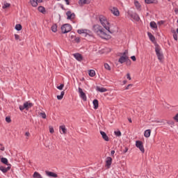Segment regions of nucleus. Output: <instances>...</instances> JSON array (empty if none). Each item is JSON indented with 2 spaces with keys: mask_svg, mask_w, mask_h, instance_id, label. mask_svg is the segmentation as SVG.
<instances>
[{
  "mask_svg": "<svg viewBox=\"0 0 178 178\" xmlns=\"http://www.w3.org/2000/svg\"><path fill=\"white\" fill-rule=\"evenodd\" d=\"M92 30L98 37H100V38H102L103 40H111V35L108 34V33H106V29L102 28V26L95 24L92 26Z\"/></svg>",
  "mask_w": 178,
  "mask_h": 178,
  "instance_id": "obj_1",
  "label": "nucleus"
},
{
  "mask_svg": "<svg viewBox=\"0 0 178 178\" xmlns=\"http://www.w3.org/2000/svg\"><path fill=\"white\" fill-rule=\"evenodd\" d=\"M99 20L102 26L110 34H113V31L111 30V22L108 20L106 17L104 15H100L99 17Z\"/></svg>",
  "mask_w": 178,
  "mask_h": 178,
  "instance_id": "obj_2",
  "label": "nucleus"
},
{
  "mask_svg": "<svg viewBox=\"0 0 178 178\" xmlns=\"http://www.w3.org/2000/svg\"><path fill=\"white\" fill-rule=\"evenodd\" d=\"M127 15L133 20H135L136 22H139L140 21V16H138V14H137V13H136V12H134L131 10H129L127 12Z\"/></svg>",
  "mask_w": 178,
  "mask_h": 178,
  "instance_id": "obj_3",
  "label": "nucleus"
},
{
  "mask_svg": "<svg viewBox=\"0 0 178 178\" xmlns=\"http://www.w3.org/2000/svg\"><path fill=\"white\" fill-rule=\"evenodd\" d=\"M155 52L159 60L162 62L163 60V54L161 51V47H159V45L158 44L155 46Z\"/></svg>",
  "mask_w": 178,
  "mask_h": 178,
  "instance_id": "obj_4",
  "label": "nucleus"
},
{
  "mask_svg": "<svg viewBox=\"0 0 178 178\" xmlns=\"http://www.w3.org/2000/svg\"><path fill=\"white\" fill-rule=\"evenodd\" d=\"M61 31L63 34H66L67 33H70L72 31V25L69 24H65L61 26Z\"/></svg>",
  "mask_w": 178,
  "mask_h": 178,
  "instance_id": "obj_5",
  "label": "nucleus"
},
{
  "mask_svg": "<svg viewBox=\"0 0 178 178\" xmlns=\"http://www.w3.org/2000/svg\"><path fill=\"white\" fill-rule=\"evenodd\" d=\"M77 33L78 34H82L83 37H87L88 35H89V37H91V31H90V30L78 29Z\"/></svg>",
  "mask_w": 178,
  "mask_h": 178,
  "instance_id": "obj_6",
  "label": "nucleus"
},
{
  "mask_svg": "<svg viewBox=\"0 0 178 178\" xmlns=\"http://www.w3.org/2000/svg\"><path fill=\"white\" fill-rule=\"evenodd\" d=\"M33 103H30L29 102H26L24 103V106H19V111H24V109H26V111H29L30 108H32Z\"/></svg>",
  "mask_w": 178,
  "mask_h": 178,
  "instance_id": "obj_7",
  "label": "nucleus"
},
{
  "mask_svg": "<svg viewBox=\"0 0 178 178\" xmlns=\"http://www.w3.org/2000/svg\"><path fill=\"white\" fill-rule=\"evenodd\" d=\"M136 147L138 148L142 152V154H144L145 152V149H144V145H143V142L140 140H136Z\"/></svg>",
  "mask_w": 178,
  "mask_h": 178,
  "instance_id": "obj_8",
  "label": "nucleus"
},
{
  "mask_svg": "<svg viewBox=\"0 0 178 178\" xmlns=\"http://www.w3.org/2000/svg\"><path fill=\"white\" fill-rule=\"evenodd\" d=\"M78 91L81 99H83V101H87V96L86 95V93L83 91V89L81 88H79Z\"/></svg>",
  "mask_w": 178,
  "mask_h": 178,
  "instance_id": "obj_9",
  "label": "nucleus"
},
{
  "mask_svg": "<svg viewBox=\"0 0 178 178\" xmlns=\"http://www.w3.org/2000/svg\"><path fill=\"white\" fill-rule=\"evenodd\" d=\"M110 11L111 12V13H113V15H114V16L118 17L119 16V15H120V12H119V10L116 7H111Z\"/></svg>",
  "mask_w": 178,
  "mask_h": 178,
  "instance_id": "obj_10",
  "label": "nucleus"
},
{
  "mask_svg": "<svg viewBox=\"0 0 178 178\" xmlns=\"http://www.w3.org/2000/svg\"><path fill=\"white\" fill-rule=\"evenodd\" d=\"M66 15L67 20H73V19L76 17V14H74V13H72V11H67L66 13Z\"/></svg>",
  "mask_w": 178,
  "mask_h": 178,
  "instance_id": "obj_11",
  "label": "nucleus"
},
{
  "mask_svg": "<svg viewBox=\"0 0 178 178\" xmlns=\"http://www.w3.org/2000/svg\"><path fill=\"white\" fill-rule=\"evenodd\" d=\"M12 167V165H8L7 168H5L2 165L0 166V170L3 173H7L8 170H10V168Z\"/></svg>",
  "mask_w": 178,
  "mask_h": 178,
  "instance_id": "obj_12",
  "label": "nucleus"
},
{
  "mask_svg": "<svg viewBox=\"0 0 178 178\" xmlns=\"http://www.w3.org/2000/svg\"><path fill=\"white\" fill-rule=\"evenodd\" d=\"M45 173H46L47 176H48L49 177H54V178L58 177V174H56L54 172H50V171L46 170Z\"/></svg>",
  "mask_w": 178,
  "mask_h": 178,
  "instance_id": "obj_13",
  "label": "nucleus"
},
{
  "mask_svg": "<svg viewBox=\"0 0 178 178\" xmlns=\"http://www.w3.org/2000/svg\"><path fill=\"white\" fill-rule=\"evenodd\" d=\"M31 5L33 6L34 8L38 6V2L41 3L42 2V0H29Z\"/></svg>",
  "mask_w": 178,
  "mask_h": 178,
  "instance_id": "obj_14",
  "label": "nucleus"
},
{
  "mask_svg": "<svg viewBox=\"0 0 178 178\" xmlns=\"http://www.w3.org/2000/svg\"><path fill=\"white\" fill-rule=\"evenodd\" d=\"M129 60V56H122L119 60L118 62L120 63H124V62H127Z\"/></svg>",
  "mask_w": 178,
  "mask_h": 178,
  "instance_id": "obj_15",
  "label": "nucleus"
},
{
  "mask_svg": "<svg viewBox=\"0 0 178 178\" xmlns=\"http://www.w3.org/2000/svg\"><path fill=\"white\" fill-rule=\"evenodd\" d=\"M100 134L103 140H104V141H109V137H108V135H106V133H105L103 131H100Z\"/></svg>",
  "mask_w": 178,
  "mask_h": 178,
  "instance_id": "obj_16",
  "label": "nucleus"
},
{
  "mask_svg": "<svg viewBox=\"0 0 178 178\" xmlns=\"http://www.w3.org/2000/svg\"><path fill=\"white\" fill-rule=\"evenodd\" d=\"M74 56L76 60H79V62H81V60H83V56L79 53L74 54Z\"/></svg>",
  "mask_w": 178,
  "mask_h": 178,
  "instance_id": "obj_17",
  "label": "nucleus"
},
{
  "mask_svg": "<svg viewBox=\"0 0 178 178\" xmlns=\"http://www.w3.org/2000/svg\"><path fill=\"white\" fill-rule=\"evenodd\" d=\"M112 165V158L111 157H107L106 161V166L108 168H111V165Z\"/></svg>",
  "mask_w": 178,
  "mask_h": 178,
  "instance_id": "obj_18",
  "label": "nucleus"
},
{
  "mask_svg": "<svg viewBox=\"0 0 178 178\" xmlns=\"http://www.w3.org/2000/svg\"><path fill=\"white\" fill-rule=\"evenodd\" d=\"M134 5L136 6V8L137 10H141V4H140V2L138 1H134Z\"/></svg>",
  "mask_w": 178,
  "mask_h": 178,
  "instance_id": "obj_19",
  "label": "nucleus"
},
{
  "mask_svg": "<svg viewBox=\"0 0 178 178\" xmlns=\"http://www.w3.org/2000/svg\"><path fill=\"white\" fill-rule=\"evenodd\" d=\"M97 91H99V92H106L108 90L105 88H100L99 86H97L96 88Z\"/></svg>",
  "mask_w": 178,
  "mask_h": 178,
  "instance_id": "obj_20",
  "label": "nucleus"
},
{
  "mask_svg": "<svg viewBox=\"0 0 178 178\" xmlns=\"http://www.w3.org/2000/svg\"><path fill=\"white\" fill-rule=\"evenodd\" d=\"M60 130H62L63 134H66L67 129L65 125H61L59 127Z\"/></svg>",
  "mask_w": 178,
  "mask_h": 178,
  "instance_id": "obj_21",
  "label": "nucleus"
},
{
  "mask_svg": "<svg viewBox=\"0 0 178 178\" xmlns=\"http://www.w3.org/2000/svg\"><path fill=\"white\" fill-rule=\"evenodd\" d=\"M51 29L53 33H56L58 31V25H56V24H54Z\"/></svg>",
  "mask_w": 178,
  "mask_h": 178,
  "instance_id": "obj_22",
  "label": "nucleus"
},
{
  "mask_svg": "<svg viewBox=\"0 0 178 178\" xmlns=\"http://www.w3.org/2000/svg\"><path fill=\"white\" fill-rule=\"evenodd\" d=\"M144 136L146 137V138H148V137L151 136V129H147L145 131Z\"/></svg>",
  "mask_w": 178,
  "mask_h": 178,
  "instance_id": "obj_23",
  "label": "nucleus"
},
{
  "mask_svg": "<svg viewBox=\"0 0 178 178\" xmlns=\"http://www.w3.org/2000/svg\"><path fill=\"white\" fill-rule=\"evenodd\" d=\"M1 162H2V163H4V165H7V166H9V165L8 163V159L5 158V157H2L1 159Z\"/></svg>",
  "mask_w": 178,
  "mask_h": 178,
  "instance_id": "obj_24",
  "label": "nucleus"
},
{
  "mask_svg": "<svg viewBox=\"0 0 178 178\" xmlns=\"http://www.w3.org/2000/svg\"><path fill=\"white\" fill-rule=\"evenodd\" d=\"M147 35H148L150 41H152V42H154V41H155V37L154 35H152V33L148 32Z\"/></svg>",
  "mask_w": 178,
  "mask_h": 178,
  "instance_id": "obj_25",
  "label": "nucleus"
},
{
  "mask_svg": "<svg viewBox=\"0 0 178 178\" xmlns=\"http://www.w3.org/2000/svg\"><path fill=\"white\" fill-rule=\"evenodd\" d=\"M93 106H94V109H98L99 103H98L97 99H94L93 100Z\"/></svg>",
  "mask_w": 178,
  "mask_h": 178,
  "instance_id": "obj_26",
  "label": "nucleus"
},
{
  "mask_svg": "<svg viewBox=\"0 0 178 178\" xmlns=\"http://www.w3.org/2000/svg\"><path fill=\"white\" fill-rule=\"evenodd\" d=\"M38 10L40 12V13H43V15L45 13V8L44 6H39L38 8Z\"/></svg>",
  "mask_w": 178,
  "mask_h": 178,
  "instance_id": "obj_27",
  "label": "nucleus"
},
{
  "mask_svg": "<svg viewBox=\"0 0 178 178\" xmlns=\"http://www.w3.org/2000/svg\"><path fill=\"white\" fill-rule=\"evenodd\" d=\"M145 3H158V1L156 0H145Z\"/></svg>",
  "mask_w": 178,
  "mask_h": 178,
  "instance_id": "obj_28",
  "label": "nucleus"
},
{
  "mask_svg": "<svg viewBox=\"0 0 178 178\" xmlns=\"http://www.w3.org/2000/svg\"><path fill=\"white\" fill-rule=\"evenodd\" d=\"M33 178H42V176H41V174H40V173H38L37 172H35L33 173Z\"/></svg>",
  "mask_w": 178,
  "mask_h": 178,
  "instance_id": "obj_29",
  "label": "nucleus"
},
{
  "mask_svg": "<svg viewBox=\"0 0 178 178\" xmlns=\"http://www.w3.org/2000/svg\"><path fill=\"white\" fill-rule=\"evenodd\" d=\"M64 95H65V91H62L60 92V95H57V99L58 100L63 99Z\"/></svg>",
  "mask_w": 178,
  "mask_h": 178,
  "instance_id": "obj_30",
  "label": "nucleus"
},
{
  "mask_svg": "<svg viewBox=\"0 0 178 178\" xmlns=\"http://www.w3.org/2000/svg\"><path fill=\"white\" fill-rule=\"evenodd\" d=\"M150 27H152V29H158V26H156V23H155V22H150Z\"/></svg>",
  "mask_w": 178,
  "mask_h": 178,
  "instance_id": "obj_31",
  "label": "nucleus"
},
{
  "mask_svg": "<svg viewBox=\"0 0 178 178\" xmlns=\"http://www.w3.org/2000/svg\"><path fill=\"white\" fill-rule=\"evenodd\" d=\"M22 29V24H18L15 25V30H17V31H20Z\"/></svg>",
  "mask_w": 178,
  "mask_h": 178,
  "instance_id": "obj_32",
  "label": "nucleus"
},
{
  "mask_svg": "<svg viewBox=\"0 0 178 178\" xmlns=\"http://www.w3.org/2000/svg\"><path fill=\"white\" fill-rule=\"evenodd\" d=\"M89 76H90V77H94V76H95V71L94 70H90L89 71Z\"/></svg>",
  "mask_w": 178,
  "mask_h": 178,
  "instance_id": "obj_33",
  "label": "nucleus"
},
{
  "mask_svg": "<svg viewBox=\"0 0 178 178\" xmlns=\"http://www.w3.org/2000/svg\"><path fill=\"white\" fill-rule=\"evenodd\" d=\"M10 3H4V4L2 6L3 9H6V8H10Z\"/></svg>",
  "mask_w": 178,
  "mask_h": 178,
  "instance_id": "obj_34",
  "label": "nucleus"
},
{
  "mask_svg": "<svg viewBox=\"0 0 178 178\" xmlns=\"http://www.w3.org/2000/svg\"><path fill=\"white\" fill-rule=\"evenodd\" d=\"M39 115L42 119H47V114L45 113H40Z\"/></svg>",
  "mask_w": 178,
  "mask_h": 178,
  "instance_id": "obj_35",
  "label": "nucleus"
},
{
  "mask_svg": "<svg viewBox=\"0 0 178 178\" xmlns=\"http://www.w3.org/2000/svg\"><path fill=\"white\" fill-rule=\"evenodd\" d=\"M14 36H15L16 41H22V39H20V36L19 35L15 34Z\"/></svg>",
  "mask_w": 178,
  "mask_h": 178,
  "instance_id": "obj_36",
  "label": "nucleus"
},
{
  "mask_svg": "<svg viewBox=\"0 0 178 178\" xmlns=\"http://www.w3.org/2000/svg\"><path fill=\"white\" fill-rule=\"evenodd\" d=\"M6 122L7 123H11L12 119H10V116L6 117Z\"/></svg>",
  "mask_w": 178,
  "mask_h": 178,
  "instance_id": "obj_37",
  "label": "nucleus"
},
{
  "mask_svg": "<svg viewBox=\"0 0 178 178\" xmlns=\"http://www.w3.org/2000/svg\"><path fill=\"white\" fill-rule=\"evenodd\" d=\"M104 67L106 69V70H111V66H109V64L108 63L104 64Z\"/></svg>",
  "mask_w": 178,
  "mask_h": 178,
  "instance_id": "obj_38",
  "label": "nucleus"
},
{
  "mask_svg": "<svg viewBox=\"0 0 178 178\" xmlns=\"http://www.w3.org/2000/svg\"><path fill=\"white\" fill-rule=\"evenodd\" d=\"M115 136H117L118 137H120V136H122V133L120 132V131H117L114 132Z\"/></svg>",
  "mask_w": 178,
  "mask_h": 178,
  "instance_id": "obj_39",
  "label": "nucleus"
},
{
  "mask_svg": "<svg viewBox=\"0 0 178 178\" xmlns=\"http://www.w3.org/2000/svg\"><path fill=\"white\" fill-rule=\"evenodd\" d=\"M65 87L64 84H60L59 86H57L58 90H63V88Z\"/></svg>",
  "mask_w": 178,
  "mask_h": 178,
  "instance_id": "obj_40",
  "label": "nucleus"
},
{
  "mask_svg": "<svg viewBox=\"0 0 178 178\" xmlns=\"http://www.w3.org/2000/svg\"><path fill=\"white\" fill-rule=\"evenodd\" d=\"M49 133H51V134H53V133H55V130L54 129V127H49Z\"/></svg>",
  "mask_w": 178,
  "mask_h": 178,
  "instance_id": "obj_41",
  "label": "nucleus"
},
{
  "mask_svg": "<svg viewBox=\"0 0 178 178\" xmlns=\"http://www.w3.org/2000/svg\"><path fill=\"white\" fill-rule=\"evenodd\" d=\"M173 38L175 41H177L178 38H177V33L172 34Z\"/></svg>",
  "mask_w": 178,
  "mask_h": 178,
  "instance_id": "obj_42",
  "label": "nucleus"
},
{
  "mask_svg": "<svg viewBox=\"0 0 178 178\" xmlns=\"http://www.w3.org/2000/svg\"><path fill=\"white\" fill-rule=\"evenodd\" d=\"M170 32L172 33V34H176L177 33V31L175 30V29L173 28H171Z\"/></svg>",
  "mask_w": 178,
  "mask_h": 178,
  "instance_id": "obj_43",
  "label": "nucleus"
},
{
  "mask_svg": "<svg viewBox=\"0 0 178 178\" xmlns=\"http://www.w3.org/2000/svg\"><path fill=\"white\" fill-rule=\"evenodd\" d=\"M80 1V3H81V5H84L86 3H87V0H79Z\"/></svg>",
  "mask_w": 178,
  "mask_h": 178,
  "instance_id": "obj_44",
  "label": "nucleus"
},
{
  "mask_svg": "<svg viewBox=\"0 0 178 178\" xmlns=\"http://www.w3.org/2000/svg\"><path fill=\"white\" fill-rule=\"evenodd\" d=\"M74 41L76 42L77 43L80 42V38L79 37L75 38Z\"/></svg>",
  "mask_w": 178,
  "mask_h": 178,
  "instance_id": "obj_45",
  "label": "nucleus"
},
{
  "mask_svg": "<svg viewBox=\"0 0 178 178\" xmlns=\"http://www.w3.org/2000/svg\"><path fill=\"white\" fill-rule=\"evenodd\" d=\"M131 59H132V60H134V62H136V60H137V59L136 58V56H132L131 57Z\"/></svg>",
  "mask_w": 178,
  "mask_h": 178,
  "instance_id": "obj_46",
  "label": "nucleus"
},
{
  "mask_svg": "<svg viewBox=\"0 0 178 178\" xmlns=\"http://www.w3.org/2000/svg\"><path fill=\"white\" fill-rule=\"evenodd\" d=\"M130 87H133V84H129V85L125 88V90H129V88H130Z\"/></svg>",
  "mask_w": 178,
  "mask_h": 178,
  "instance_id": "obj_47",
  "label": "nucleus"
},
{
  "mask_svg": "<svg viewBox=\"0 0 178 178\" xmlns=\"http://www.w3.org/2000/svg\"><path fill=\"white\" fill-rule=\"evenodd\" d=\"M127 54H128V51H127V50H126V51L122 54V56H127Z\"/></svg>",
  "mask_w": 178,
  "mask_h": 178,
  "instance_id": "obj_48",
  "label": "nucleus"
},
{
  "mask_svg": "<svg viewBox=\"0 0 178 178\" xmlns=\"http://www.w3.org/2000/svg\"><path fill=\"white\" fill-rule=\"evenodd\" d=\"M127 79H129V80H131V77L130 76V74H127Z\"/></svg>",
  "mask_w": 178,
  "mask_h": 178,
  "instance_id": "obj_49",
  "label": "nucleus"
},
{
  "mask_svg": "<svg viewBox=\"0 0 178 178\" xmlns=\"http://www.w3.org/2000/svg\"><path fill=\"white\" fill-rule=\"evenodd\" d=\"M174 119L178 122V113L175 116Z\"/></svg>",
  "mask_w": 178,
  "mask_h": 178,
  "instance_id": "obj_50",
  "label": "nucleus"
},
{
  "mask_svg": "<svg viewBox=\"0 0 178 178\" xmlns=\"http://www.w3.org/2000/svg\"><path fill=\"white\" fill-rule=\"evenodd\" d=\"M127 151H129V148L125 147V149L124 150V154H126V152H127Z\"/></svg>",
  "mask_w": 178,
  "mask_h": 178,
  "instance_id": "obj_51",
  "label": "nucleus"
},
{
  "mask_svg": "<svg viewBox=\"0 0 178 178\" xmlns=\"http://www.w3.org/2000/svg\"><path fill=\"white\" fill-rule=\"evenodd\" d=\"M1 151H5V147L1 146V147L0 148Z\"/></svg>",
  "mask_w": 178,
  "mask_h": 178,
  "instance_id": "obj_52",
  "label": "nucleus"
},
{
  "mask_svg": "<svg viewBox=\"0 0 178 178\" xmlns=\"http://www.w3.org/2000/svg\"><path fill=\"white\" fill-rule=\"evenodd\" d=\"M25 136H26V137H29V136H30V133L29 132H26Z\"/></svg>",
  "mask_w": 178,
  "mask_h": 178,
  "instance_id": "obj_53",
  "label": "nucleus"
},
{
  "mask_svg": "<svg viewBox=\"0 0 178 178\" xmlns=\"http://www.w3.org/2000/svg\"><path fill=\"white\" fill-rule=\"evenodd\" d=\"M111 155H115V150H111Z\"/></svg>",
  "mask_w": 178,
  "mask_h": 178,
  "instance_id": "obj_54",
  "label": "nucleus"
},
{
  "mask_svg": "<svg viewBox=\"0 0 178 178\" xmlns=\"http://www.w3.org/2000/svg\"><path fill=\"white\" fill-rule=\"evenodd\" d=\"M164 22L163 21H160L159 22V24H163Z\"/></svg>",
  "mask_w": 178,
  "mask_h": 178,
  "instance_id": "obj_55",
  "label": "nucleus"
},
{
  "mask_svg": "<svg viewBox=\"0 0 178 178\" xmlns=\"http://www.w3.org/2000/svg\"><path fill=\"white\" fill-rule=\"evenodd\" d=\"M65 1L66 2L67 5H70L69 0H65Z\"/></svg>",
  "mask_w": 178,
  "mask_h": 178,
  "instance_id": "obj_56",
  "label": "nucleus"
},
{
  "mask_svg": "<svg viewBox=\"0 0 178 178\" xmlns=\"http://www.w3.org/2000/svg\"><path fill=\"white\" fill-rule=\"evenodd\" d=\"M175 13H178V8H175Z\"/></svg>",
  "mask_w": 178,
  "mask_h": 178,
  "instance_id": "obj_57",
  "label": "nucleus"
},
{
  "mask_svg": "<svg viewBox=\"0 0 178 178\" xmlns=\"http://www.w3.org/2000/svg\"><path fill=\"white\" fill-rule=\"evenodd\" d=\"M128 120H129V123H131V122H132V121H131V118H129Z\"/></svg>",
  "mask_w": 178,
  "mask_h": 178,
  "instance_id": "obj_58",
  "label": "nucleus"
},
{
  "mask_svg": "<svg viewBox=\"0 0 178 178\" xmlns=\"http://www.w3.org/2000/svg\"><path fill=\"white\" fill-rule=\"evenodd\" d=\"M123 83H124V84H126V83H127V81H124Z\"/></svg>",
  "mask_w": 178,
  "mask_h": 178,
  "instance_id": "obj_59",
  "label": "nucleus"
},
{
  "mask_svg": "<svg viewBox=\"0 0 178 178\" xmlns=\"http://www.w3.org/2000/svg\"><path fill=\"white\" fill-rule=\"evenodd\" d=\"M177 33H178V28L177 29Z\"/></svg>",
  "mask_w": 178,
  "mask_h": 178,
  "instance_id": "obj_60",
  "label": "nucleus"
},
{
  "mask_svg": "<svg viewBox=\"0 0 178 178\" xmlns=\"http://www.w3.org/2000/svg\"><path fill=\"white\" fill-rule=\"evenodd\" d=\"M169 2H170V0H168Z\"/></svg>",
  "mask_w": 178,
  "mask_h": 178,
  "instance_id": "obj_61",
  "label": "nucleus"
}]
</instances>
